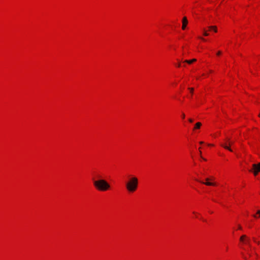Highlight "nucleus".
Here are the masks:
<instances>
[{"label": "nucleus", "mask_w": 260, "mask_h": 260, "mask_svg": "<svg viewBox=\"0 0 260 260\" xmlns=\"http://www.w3.org/2000/svg\"><path fill=\"white\" fill-rule=\"evenodd\" d=\"M238 229L242 230V227L241 225H238Z\"/></svg>", "instance_id": "obj_17"}, {"label": "nucleus", "mask_w": 260, "mask_h": 260, "mask_svg": "<svg viewBox=\"0 0 260 260\" xmlns=\"http://www.w3.org/2000/svg\"><path fill=\"white\" fill-rule=\"evenodd\" d=\"M188 89L190 90V91L191 93H192L193 92V88H188Z\"/></svg>", "instance_id": "obj_14"}, {"label": "nucleus", "mask_w": 260, "mask_h": 260, "mask_svg": "<svg viewBox=\"0 0 260 260\" xmlns=\"http://www.w3.org/2000/svg\"><path fill=\"white\" fill-rule=\"evenodd\" d=\"M182 116V118H185V114L183 113Z\"/></svg>", "instance_id": "obj_21"}, {"label": "nucleus", "mask_w": 260, "mask_h": 260, "mask_svg": "<svg viewBox=\"0 0 260 260\" xmlns=\"http://www.w3.org/2000/svg\"><path fill=\"white\" fill-rule=\"evenodd\" d=\"M258 116L260 117V113L259 114Z\"/></svg>", "instance_id": "obj_30"}, {"label": "nucleus", "mask_w": 260, "mask_h": 260, "mask_svg": "<svg viewBox=\"0 0 260 260\" xmlns=\"http://www.w3.org/2000/svg\"><path fill=\"white\" fill-rule=\"evenodd\" d=\"M199 38L203 41H205V39H204L203 38H202V37H199Z\"/></svg>", "instance_id": "obj_20"}, {"label": "nucleus", "mask_w": 260, "mask_h": 260, "mask_svg": "<svg viewBox=\"0 0 260 260\" xmlns=\"http://www.w3.org/2000/svg\"><path fill=\"white\" fill-rule=\"evenodd\" d=\"M203 31H204V33H203L204 36H208L209 35V34L207 33V32L206 31V30L204 29Z\"/></svg>", "instance_id": "obj_13"}, {"label": "nucleus", "mask_w": 260, "mask_h": 260, "mask_svg": "<svg viewBox=\"0 0 260 260\" xmlns=\"http://www.w3.org/2000/svg\"><path fill=\"white\" fill-rule=\"evenodd\" d=\"M253 217H255V218H256L257 217V215H254Z\"/></svg>", "instance_id": "obj_25"}, {"label": "nucleus", "mask_w": 260, "mask_h": 260, "mask_svg": "<svg viewBox=\"0 0 260 260\" xmlns=\"http://www.w3.org/2000/svg\"><path fill=\"white\" fill-rule=\"evenodd\" d=\"M249 256L250 257V256H251V254L250 253V254H249Z\"/></svg>", "instance_id": "obj_29"}, {"label": "nucleus", "mask_w": 260, "mask_h": 260, "mask_svg": "<svg viewBox=\"0 0 260 260\" xmlns=\"http://www.w3.org/2000/svg\"><path fill=\"white\" fill-rule=\"evenodd\" d=\"M227 138H226L225 139H224V142L223 143H221L220 144V145L223 147L224 148H225V149H227L228 150H229L230 151H231L232 152V149L231 148V147L229 146V144H228V142L227 141Z\"/></svg>", "instance_id": "obj_4"}, {"label": "nucleus", "mask_w": 260, "mask_h": 260, "mask_svg": "<svg viewBox=\"0 0 260 260\" xmlns=\"http://www.w3.org/2000/svg\"><path fill=\"white\" fill-rule=\"evenodd\" d=\"M253 241H254L255 242H256V243H257L258 244H259V241H257L256 240L255 238H253Z\"/></svg>", "instance_id": "obj_15"}, {"label": "nucleus", "mask_w": 260, "mask_h": 260, "mask_svg": "<svg viewBox=\"0 0 260 260\" xmlns=\"http://www.w3.org/2000/svg\"><path fill=\"white\" fill-rule=\"evenodd\" d=\"M126 188L129 192H134L138 188V179L136 177H131L129 180L126 182Z\"/></svg>", "instance_id": "obj_2"}, {"label": "nucleus", "mask_w": 260, "mask_h": 260, "mask_svg": "<svg viewBox=\"0 0 260 260\" xmlns=\"http://www.w3.org/2000/svg\"><path fill=\"white\" fill-rule=\"evenodd\" d=\"M199 154H200L201 155L202 152H201V151H200Z\"/></svg>", "instance_id": "obj_28"}, {"label": "nucleus", "mask_w": 260, "mask_h": 260, "mask_svg": "<svg viewBox=\"0 0 260 260\" xmlns=\"http://www.w3.org/2000/svg\"><path fill=\"white\" fill-rule=\"evenodd\" d=\"M202 124L201 122H197L195 125H194V129H199L200 128Z\"/></svg>", "instance_id": "obj_9"}, {"label": "nucleus", "mask_w": 260, "mask_h": 260, "mask_svg": "<svg viewBox=\"0 0 260 260\" xmlns=\"http://www.w3.org/2000/svg\"><path fill=\"white\" fill-rule=\"evenodd\" d=\"M210 30H213L215 32H217V29L216 26H210L209 27Z\"/></svg>", "instance_id": "obj_10"}, {"label": "nucleus", "mask_w": 260, "mask_h": 260, "mask_svg": "<svg viewBox=\"0 0 260 260\" xmlns=\"http://www.w3.org/2000/svg\"><path fill=\"white\" fill-rule=\"evenodd\" d=\"M221 51H219L217 53V55H220V54H221Z\"/></svg>", "instance_id": "obj_16"}, {"label": "nucleus", "mask_w": 260, "mask_h": 260, "mask_svg": "<svg viewBox=\"0 0 260 260\" xmlns=\"http://www.w3.org/2000/svg\"><path fill=\"white\" fill-rule=\"evenodd\" d=\"M196 60H197L196 59L194 58L191 60H184V62H186L188 64H191L192 62L196 61Z\"/></svg>", "instance_id": "obj_8"}, {"label": "nucleus", "mask_w": 260, "mask_h": 260, "mask_svg": "<svg viewBox=\"0 0 260 260\" xmlns=\"http://www.w3.org/2000/svg\"><path fill=\"white\" fill-rule=\"evenodd\" d=\"M247 239V236L245 235L241 236L240 238V241L242 242H244L245 240Z\"/></svg>", "instance_id": "obj_7"}, {"label": "nucleus", "mask_w": 260, "mask_h": 260, "mask_svg": "<svg viewBox=\"0 0 260 260\" xmlns=\"http://www.w3.org/2000/svg\"><path fill=\"white\" fill-rule=\"evenodd\" d=\"M189 121L190 122H193V119H189Z\"/></svg>", "instance_id": "obj_19"}, {"label": "nucleus", "mask_w": 260, "mask_h": 260, "mask_svg": "<svg viewBox=\"0 0 260 260\" xmlns=\"http://www.w3.org/2000/svg\"><path fill=\"white\" fill-rule=\"evenodd\" d=\"M244 243L246 244H248L249 246H250V239H249V238L248 237H247V239H246L245 240V242Z\"/></svg>", "instance_id": "obj_11"}, {"label": "nucleus", "mask_w": 260, "mask_h": 260, "mask_svg": "<svg viewBox=\"0 0 260 260\" xmlns=\"http://www.w3.org/2000/svg\"><path fill=\"white\" fill-rule=\"evenodd\" d=\"M200 143L201 144H203V142H200Z\"/></svg>", "instance_id": "obj_26"}, {"label": "nucleus", "mask_w": 260, "mask_h": 260, "mask_svg": "<svg viewBox=\"0 0 260 260\" xmlns=\"http://www.w3.org/2000/svg\"><path fill=\"white\" fill-rule=\"evenodd\" d=\"M212 180V179H210V178H207L205 179L206 182H203V181H200V182H201L203 184H205L206 185H208V186H214V185H215L216 184L215 183L210 182V181Z\"/></svg>", "instance_id": "obj_5"}, {"label": "nucleus", "mask_w": 260, "mask_h": 260, "mask_svg": "<svg viewBox=\"0 0 260 260\" xmlns=\"http://www.w3.org/2000/svg\"><path fill=\"white\" fill-rule=\"evenodd\" d=\"M93 183L94 187L101 191H105L110 189V185L109 183L104 179L95 180L93 179Z\"/></svg>", "instance_id": "obj_1"}, {"label": "nucleus", "mask_w": 260, "mask_h": 260, "mask_svg": "<svg viewBox=\"0 0 260 260\" xmlns=\"http://www.w3.org/2000/svg\"><path fill=\"white\" fill-rule=\"evenodd\" d=\"M257 214H259V216H260V210L257 211Z\"/></svg>", "instance_id": "obj_18"}, {"label": "nucleus", "mask_w": 260, "mask_h": 260, "mask_svg": "<svg viewBox=\"0 0 260 260\" xmlns=\"http://www.w3.org/2000/svg\"><path fill=\"white\" fill-rule=\"evenodd\" d=\"M249 172H252L254 176H256L260 172V162L253 164L252 165V169L249 170Z\"/></svg>", "instance_id": "obj_3"}, {"label": "nucleus", "mask_w": 260, "mask_h": 260, "mask_svg": "<svg viewBox=\"0 0 260 260\" xmlns=\"http://www.w3.org/2000/svg\"><path fill=\"white\" fill-rule=\"evenodd\" d=\"M244 258L245 260H247V258L246 257H245V256L244 257Z\"/></svg>", "instance_id": "obj_23"}, {"label": "nucleus", "mask_w": 260, "mask_h": 260, "mask_svg": "<svg viewBox=\"0 0 260 260\" xmlns=\"http://www.w3.org/2000/svg\"><path fill=\"white\" fill-rule=\"evenodd\" d=\"M255 255L256 256H258V255H257V254L256 253H255Z\"/></svg>", "instance_id": "obj_27"}, {"label": "nucleus", "mask_w": 260, "mask_h": 260, "mask_svg": "<svg viewBox=\"0 0 260 260\" xmlns=\"http://www.w3.org/2000/svg\"><path fill=\"white\" fill-rule=\"evenodd\" d=\"M187 23H188V21H187V18L186 17H184L183 18V20H182V28L183 29H185V28H186V26L187 24Z\"/></svg>", "instance_id": "obj_6"}, {"label": "nucleus", "mask_w": 260, "mask_h": 260, "mask_svg": "<svg viewBox=\"0 0 260 260\" xmlns=\"http://www.w3.org/2000/svg\"><path fill=\"white\" fill-rule=\"evenodd\" d=\"M178 67H180L181 66V64L180 63H179L178 66H177Z\"/></svg>", "instance_id": "obj_22"}, {"label": "nucleus", "mask_w": 260, "mask_h": 260, "mask_svg": "<svg viewBox=\"0 0 260 260\" xmlns=\"http://www.w3.org/2000/svg\"><path fill=\"white\" fill-rule=\"evenodd\" d=\"M227 140V141L228 142V144H229V146L230 147V146H231V145H232V144H233V143H234L233 142L231 141H230V138H227V140Z\"/></svg>", "instance_id": "obj_12"}, {"label": "nucleus", "mask_w": 260, "mask_h": 260, "mask_svg": "<svg viewBox=\"0 0 260 260\" xmlns=\"http://www.w3.org/2000/svg\"><path fill=\"white\" fill-rule=\"evenodd\" d=\"M253 217H255V218H256L257 217V215H254Z\"/></svg>", "instance_id": "obj_24"}]
</instances>
